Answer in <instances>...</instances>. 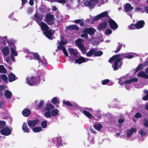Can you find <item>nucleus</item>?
I'll list each match as a JSON object with an SVG mask.
<instances>
[{"label":"nucleus","mask_w":148,"mask_h":148,"mask_svg":"<svg viewBox=\"0 0 148 148\" xmlns=\"http://www.w3.org/2000/svg\"><path fill=\"white\" fill-rule=\"evenodd\" d=\"M39 25L41 27V29L46 36L49 39H52V36L53 33L51 29L49 30L48 26L42 21L39 24Z\"/></svg>","instance_id":"nucleus-1"},{"label":"nucleus","mask_w":148,"mask_h":148,"mask_svg":"<svg viewBox=\"0 0 148 148\" xmlns=\"http://www.w3.org/2000/svg\"><path fill=\"white\" fill-rule=\"evenodd\" d=\"M40 76H38L36 77L32 76L30 77H27L26 82L27 84L31 86H33L39 84L40 82Z\"/></svg>","instance_id":"nucleus-2"},{"label":"nucleus","mask_w":148,"mask_h":148,"mask_svg":"<svg viewBox=\"0 0 148 148\" xmlns=\"http://www.w3.org/2000/svg\"><path fill=\"white\" fill-rule=\"evenodd\" d=\"M84 41V39L78 38L75 41V42L76 46L79 48L83 53H84L86 51V49L83 44V42Z\"/></svg>","instance_id":"nucleus-3"},{"label":"nucleus","mask_w":148,"mask_h":148,"mask_svg":"<svg viewBox=\"0 0 148 148\" xmlns=\"http://www.w3.org/2000/svg\"><path fill=\"white\" fill-rule=\"evenodd\" d=\"M54 18V16L53 15L48 13L46 16L45 21L48 25H52L55 23Z\"/></svg>","instance_id":"nucleus-4"},{"label":"nucleus","mask_w":148,"mask_h":148,"mask_svg":"<svg viewBox=\"0 0 148 148\" xmlns=\"http://www.w3.org/2000/svg\"><path fill=\"white\" fill-rule=\"evenodd\" d=\"M121 58H118L115 60L114 65L113 66H112L114 70H117L119 68H121V66L122 64L121 61Z\"/></svg>","instance_id":"nucleus-5"},{"label":"nucleus","mask_w":148,"mask_h":148,"mask_svg":"<svg viewBox=\"0 0 148 148\" xmlns=\"http://www.w3.org/2000/svg\"><path fill=\"white\" fill-rule=\"evenodd\" d=\"M96 32L95 29L90 27L89 28H85L82 31V33H87L90 36L93 35Z\"/></svg>","instance_id":"nucleus-6"},{"label":"nucleus","mask_w":148,"mask_h":148,"mask_svg":"<svg viewBox=\"0 0 148 148\" xmlns=\"http://www.w3.org/2000/svg\"><path fill=\"white\" fill-rule=\"evenodd\" d=\"M100 1H85L84 3V5L86 6H89L90 8H92L96 3L99 2Z\"/></svg>","instance_id":"nucleus-7"},{"label":"nucleus","mask_w":148,"mask_h":148,"mask_svg":"<svg viewBox=\"0 0 148 148\" xmlns=\"http://www.w3.org/2000/svg\"><path fill=\"white\" fill-rule=\"evenodd\" d=\"M2 135L7 136L10 135L11 132V130L8 127H6L2 128L0 131Z\"/></svg>","instance_id":"nucleus-8"},{"label":"nucleus","mask_w":148,"mask_h":148,"mask_svg":"<svg viewBox=\"0 0 148 148\" xmlns=\"http://www.w3.org/2000/svg\"><path fill=\"white\" fill-rule=\"evenodd\" d=\"M110 27L112 29H115L118 28V26L117 24L113 19H110L108 21Z\"/></svg>","instance_id":"nucleus-9"},{"label":"nucleus","mask_w":148,"mask_h":148,"mask_svg":"<svg viewBox=\"0 0 148 148\" xmlns=\"http://www.w3.org/2000/svg\"><path fill=\"white\" fill-rule=\"evenodd\" d=\"M62 102L66 106L71 107V109L73 110L76 109L77 108L78 106L77 104L75 105V106L73 105L69 101L64 100Z\"/></svg>","instance_id":"nucleus-10"},{"label":"nucleus","mask_w":148,"mask_h":148,"mask_svg":"<svg viewBox=\"0 0 148 148\" xmlns=\"http://www.w3.org/2000/svg\"><path fill=\"white\" fill-rule=\"evenodd\" d=\"M145 22L143 20L138 21L136 23V29H139L143 28L145 25Z\"/></svg>","instance_id":"nucleus-11"},{"label":"nucleus","mask_w":148,"mask_h":148,"mask_svg":"<svg viewBox=\"0 0 148 148\" xmlns=\"http://www.w3.org/2000/svg\"><path fill=\"white\" fill-rule=\"evenodd\" d=\"M39 122L38 119L33 120H29L27 122V124L29 127H34Z\"/></svg>","instance_id":"nucleus-12"},{"label":"nucleus","mask_w":148,"mask_h":148,"mask_svg":"<svg viewBox=\"0 0 148 148\" xmlns=\"http://www.w3.org/2000/svg\"><path fill=\"white\" fill-rule=\"evenodd\" d=\"M34 20L37 22L41 21L42 19V16L40 14L36 13L34 15Z\"/></svg>","instance_id":"nucleus-13"},{"label":"nucleus","mask_w":148,"mask_h":148,"mask_svg":"<svg viewBox=\"0 0 148 148\" xmlns=\"http://www.w3.org/2000/svg\"><path fill=\"white\" fill-rule=\"evenodd\" d=\"M127 137L129 138L132 135L133 133L136 132L137 131L136 128H132L130 129L127 130Z\"/></svg>","instance_id":"nucleus-14"},{"label":"nucleus","mask_w":148,"mask_h":148,"mask_svg":"<svg viewBox=\"0 0 148 148\" xmlns=\"http://www.w3.org/2000/svg\"><path fill=\"white\" fill-rule=\"evenodd\" d=\"M66 29L71 31L77 30H79V27L75 25H73L67 26Z\"/></svg>","instance_id":"nucleus-15"},{"label":"nucleus","mask_w":148,"mask_h":148,"mask_svg":"<svg viewBox=\"0 0 148 148\" xmlns=\"http://www.w3.org/2000/svg\"><path fill=\"white\" fill-rule=\"evenodd\" d=\"M85 62H86L85 58L82 56H80L79 58L75 60V63L79 64Z\"/></svg>","instance_id":"nucleus-16"},{"label":"nucleus","mask_w":148,"mask_h":148,"mask_svg":"<svg viewBox=\"0 0 148 148\" xmlns=\"http://www.w3.org/2000/svg\"><path fill=\"white\" fill-rule=\"evenodd\" d=\"M54 108L55 106L51 103H48L46 104L44 109L46 111H50L51 110L53 109Z\"/></svg>","instance_id":"nucleus-17"},{"label":"nucleus","mask_w":148,"mask_h":148,"mask_svg":"<svg viewBox=\"0 0 148 148\" xmlns=\"http://www.w3.org/2000/svg\"><path fill=\"white\" fill-rule=\"evenodd\" d=\"M138 76L140 77L148 79V74H146L144 71L139 72L138 73Z\"/></svg>","instance_id":"nucleus-18"},{"label":"nucleus","mask_w":148,"mask_h":148,"mask_svg":"<svg viewBox=\"0 0 148 148\" xmlns=\"http://www.w3.org/2000/svg\"><path fill=\"white\" fill-rule=\"evenodd\" d=\"M16 76L13 73H11L8 75V79L10 82H12L16 80Z\"/></svg>","instance_id":"nucleus-19"},{"label":"nucleus","mask_w":148,"mask_h":148,"mask_svg":"<svg viewBox=\"0 0 148 148\" xmlns=\"http://www.w3.org/2000/svg\"><path fill=\"white\" fill-rule=\"evenodd\" d=\"M122 56L120 54H116L111 57L109 60L108 62L111 63L114 61L115 60L118 58Z\"/></svg>","instance_id":"nucleus-20"},{"label":"nucleus","mask_w":148,"mask_h":148,"mask_svg":"<svg viewBox=\"0 0 148 148\" xmlns=\"http://www.w3.org/2000/svg\"><path fill=\"white\" fill-rule=\"evenodd\" d=\"M4 56H6L9 53V48L8 46L5 47L1 50Z\"/></svg>","instance_id":"nucleus-21"},{"label":"nucleus","mask_w":148,"mask_h":148,"mask_svg":"<svg viewBox=\"0 0 148 148\" xmlns=\"http://www.w3.org/2000/svg\"><path fill=\"white\" fill-rule=\"evenodd\" d=\"M31 113V111L28 109H24L22 112V114L25 117L28 116Z\"/></svg>","instance_id":"nucleus-22"},{"label":"nucleus","mask_w":148,"mask_h":148,"mask_svg":"<svg viewBox=\"0 0 148 148\" xmlns=\"http://www.w3.org/2000/svg\"><path fill=\"white\" fill-rule=\"evenodd\" d=\"M138 79L137 78H134L129 79H127L124 81L125 84H130L134 82H137Z\"/></svg>","instance_id":"nucleus-23"},{"label":"nucleus","mask_w":148,"mask_h":148,"mask_svg":"<svg viewBox=\"0 0 148 148\" xmlns=\"http://www.w3.org/2000/svg\"><path fill=\"white\" fill-rule=\"evenodd\" d=\"M124 9L126 12H130L133 9V8L130 4L127 3L124 7Z\"/></svg>","instance_id":"nucleus-24"},{"label":"nucleus","mask_w":148,"mask_h":148,"mask_svg":"<svg viewBox=\"0 0 148 148\" xmlns=\"http://www.w3.org/2000/svg\"><path fill=\"white\" fill-rule=\"evenodd\" d=\"M4 95L7 99H10L12 97V94L11 91L8 90H6L4 92Z\"/></svg>","instance_id":"nucleus-25"},{"label":"nucleus","mask_w":148,"mask_h":148,"mask_svg":"<svg viewBox=\"0 0 148 148\" xmlns=\"http://www.w3.org/2000/svg\"><path fill=\"white\" fill-rule=\"evenodd\" d=\"M22 129L23 131L26 133H28L30 132L29 129L28 127L27 123H24L22 126Z\"/></svg>","instance_id":"nucleus-26"},{"label":"nucleus","mask_w":148,"mask_h":148,"mask_svg":"<svg viewBox=\"0 0 148 148\" xmlns=\"http://www.w3.org/2000/svg\"><path fill=\"white\" fill-rule=\"evenodd\" d=\"M107 25V23L106 21H104L99 25L98 28L100 29H102L105 28Z\"/></svg>","instance_id":"nucleus-27"},{"label":"nucleus","mask_w":148,"mask_h":148,"mask_svg":"<svg viewBox=\"0 0 148 148\" xmlns=\"http://www.w3.org/2000/svg\"><path fill=\"white\" fill-rule=\"evenodd\" d=\"M82 112L88 118L91 119L93 117L90 113L86 110H83Z\"/></svg>","instance_id":"nucleus-28"},{"label":"nucleus","mask_w":148,"mask_h":148,"mask_svg":"<svg viewBox=\"0 0 148 148\" xmlns=\"http://www.w3.org/2000/svg\"><path fill=\"white\" fill-rule=\"evenodd\" d=\"M33 55L35 59L38 60L39 63H40V62L43 63V60H42L40 59V58L38 53H34Z\"/></svg>","instance_id":"nucleus-29"},{"label":"nucleus","mask_w":148,"mask_h":148,"mask_svg":"<svg viewBox=\"0 0 148 148\" xmlns=\"http://www.w3.org/2000/svg\"><path fill=\"white\" fill-rule=\"evenodd\" d=\"M95 49L93 48L91 49L89 51L86 53V55L88 57H91L93 55H94V52Z\"/></svg>","instance_id":"nucleus-30"},{"label":"nucleus","mask_w":148,"mask_h":148,"mask_svg":"<svg viewBox=\"0 0 148 148\" xmlns=\"http://www.w3.org/2000/svg\"><path fill=\"white\" fill-rule=\"evenodd\" d=\"M93 127L96 130L100 131L103 127L102 125L100 123L95 124L93 125Z\"/></svg>","instance_id":"nucleus-31"},{"label":"nucleus","mask_w":148,"mask_h":148,"mask_svg":"<svg viewBox=\"0 0 148 148\" xmlns=\"http://www.w3.org/2000/svg\"><path fill=\"white\" fill-rule=\"evenodd\" d=\"M58 110L57 109L52 110L51 111V116H54L58 114Z\"/></svg>","instance_id":"nucleus-32"},{"label":"nucleus","mask_w":148,"mask_h":148,"mask_svg":"<svg viewBox=\"0 0 148 148\" xmlns=\"http://www.w3.org/2000/svg\"><path fill=\"white\" fill-rule=\"evenodd\" d=\"M33 132L35 133H37L41 131L42 128L41 127H38L32 128Z\"/></svg>","instance_id":"nucleus-33"},{"label":"nucleus","mask_w":148,"mask_h":148,"mask_svg":"<svg viewBox=\"0 0 148 148\" xmlns=\"http://www.w3.org/2000/svg\"><path fill=\"white\" fill-rule=\"evenodd\" d=\"M103 54V52L101 51H94V56H100Z\"/></svg>","instance_id":"nucleus-34"},{"label":"nucleus","mask_w":148,"mask_h":148,"mask_svg":"<svg viewBox=\"0 0 148 148\" xmlns=\"http://www.w3.org/2000/svg\"><path fill=\"white\" fill-rule=\"evenodd\" d=\"M44 104V101L43 100H41L38 105L36 106V110H38L41 109L43 106Z\"/></svg>","instance_id":"nucleus-35"},{"label":"nucleus","mask_w":148,"mask_h":148,"mask_svg":"<svg viewBox=\"0 0 148 148\" xmlns=\"http://www.w3.org/2000/svg\"><path fill=\"white\" fill-rule=\"evenodd\" d=\"M5 87L3 85H0V97L3 95V91L5 90Z\"/></svg>","instance_id":"nucleus-36"},{"label":"nucleus","mask_w":148,"mask_h":148,"mask_svg":"<svg viewBox=\"0 0 148 148\" xmlns=\"http://www.w3.org/2000/svg\"><path fill=\"white\" fill-rule=\"evenodd\" d=\"M68 51L70 54H73L74 56H76L77 55V53L75 52L73 49L69 48L68 49Z\"/></svg>","instance_id":"nucleus-37"},{"label":"nucleus","mask_w":148,"mask_h":148,"mask_svg":"<svg viewBox=\"0 0 148 148\" xmlns=\"http://www.w3.org/2000/svg\"><path fill=\"white\" fill-rule=\"evenodd\" d=\"M10 49L11 51V55L14 56H17L18 53L14 48L11 47Z\"/></svg>","instance_id":"nucleus-38"},{"label":"nucleus","mask_w":148,"mask_h":148,"mask_svg":"<svg viewBox=\"0 0 148 148\" xmlns=\"http://www.w3.org/2000/svg\"><path fill=\"white\" fill-rule=\"evenodd\" d=\"M7 71L5 68L4 67L3 65H0V73H6Z\"/></svg>","instance_id":"nucleus-39"},{"label":"nucleus","mask_w":148,"mask_h":148,"mask_svg":"<svg viewBox=\"0 0 148 148\" xmlns=\"http://www.w3.org/2000/svg\"><path fill=\"white\" fill-rule=\"evenodd\" d=\"M108 13L106 11L101 13L99 15L101 18H102L103 17H107L108 16Z\"/></svg>","instance_id":"nucleus-40"},{"label":"nucleus","mask_w":148,"mask_h":148,"mask_svg":"<svg viewBox=\"0 0 148 148\" xmlns=\"http://www.w3.org/2000/svg\"><path fill=\"white\" fill-rule=\"evenodd\" d=\"M143 64H139V65L138 66L136 69L135 71V73H136L139 70L141 69H143Z\"/></svg>","instance_id":"nucleus-41"},{"label":"nucleus","mask_w":148,"mask_h":148,"mask_svg":"<svg viewBox=\"0 0 148 148\" xmlns=\"http://www.w3.org/2000/svg\"><path fill=\"white\" fill-rule=\"evenodd\" d=\"M41 125L43 128H45L47 126V121L46 120L42 122L41 123Z\"/></svg>","instance_id":"nucleus-42"},{"label":"nucleus","mask_w":148,"mask_h":148,"mask_svg":"<svg viewBox=\"0 0 148 148\" xmlns=\"http://www.w3.org/2000/svg\"><path fill=\"white\" fill-rule=\"evenodd\" d=\"M144 122L143 125L146 127L148 128V119L147 118H144L143 120Z\"/></svg>","instance_id":"nucleus-43"},{"label":"nucleus","mask_w":148,"mask_h":148,"mask_svg":"<svg viewBox=\"0 0 148 148\" xmlns=\"http://www.w3.org/2000/svg\"><path fill=\"white\" fill-rule=\"evenodd\" d=\"M1 78L4 82L6 83L8 82V78L6 75L5 74H2L1 75Z\"/></svg>","instance_id":"nucleus-44"},{"label":"nucleus","mask_w":148,"mask_h":148,"mask_svg":"<svg viewBox=\"0 0 148 148\" xmlns=\"http://www.w3.org/2000/svg\"><path fill=\"white\" fill-rule=\"evenodd\" d=\"M44 116L47 118L50 117L51 116V112L49 111H47L45 112L44 114Z\"/></svg>","instance_id":"nucleus-45"},{"label":"nucleus","mask_w":148,"mask_h":148,"mask_svg":"<svg viewBox=\"0 0 148 148\" xmlns=\"http://www.w3.org/2000/svg\"><path fill=\"white\" fill-rule=\"evenodd\" d=\"M139 132L141 136H145L147 133V132L144 131L142 129H140V130L139 131Z\"/></svg>","instance_id":"nucleus-46"},{"label":"nucleus","mask_w":148,"mask_h":148,"mask_svg":"<svg viewBox=\"0 0 148 148\" xmlns=\"http://www.w3.org/2000/svg\"><path fill=\"white\" fill-rule=\"evenodd\" d=\"M83 34L81 35V36L82 38H84L86 39H88V34L87 33H83Z\"/></svg>","instance_id":"nucleus-47"},{"label":"nucleus","mask_w":148,"mask_h":148,"mask_svg":"<svg viewBox=\"0 0 148 148\" xmlns=\"http://www.w3.org/2000/svg\"><path fill=\"white\" fill-rule=\"evenodd\" d=\"M101 18L99 14L96 16L94 18L92 19V21H95L99 20Z\"/></svg>","instance_id":"nucleus-48"},{"label":"nucleus","mask_w":148,"mask_h":148,"mask_svg":"<svg viewBox=\"0 0 148 148\" xmlns=\"http://www.w3.org/2000/svg\"><path fill=\"white\" fill-rule=\"evenodd\" d=\"M6 125L5 122L3 121H0V128L4 127Z\"/></svg>","instance_id":"nucleus-49"},{"label":"nucleus","mask_w":148,"mask_h":148,"mask_svg":"<svg viewBox=\"0 0 148 148\" xmlns=\"http://www.w3.org/2000/svg\"><path fill=\"white\" fill-rule=\"evenodd\" d=\"M110 80L108 79H105L102 81V84L103 85H105L108 84L110 82Z\"/></svg>","instance_id":"nucleus-50"},{"label":"nucleus","mask_w":148,"mask_h":148,"mask_svg":"<svg viewBox=\"0 0 148 148\" xmlns=\"http://www.w3.org/2000/svg\"><path fill=\"white\" fill-rule=\"evenodd\" d=\"M129 28L130 29H136V24H131L129 26Z\"/></svg>","instance_id":"nucleus-51"},{"label":"nucleus","mask_w":148,"mask_h":148,"mask_svg":"<svg viewBox=\"0 0 148 148\" xmlns=\"http://www.w3.org/2000/svg\"><path fill=\"white\" fill-rule=\"evenodd\" d=\"M122 47V45H119L117 47L116 49L114 51V52L116 53L118 52L121 49Z\"/></svg>","instance_id":"nucleus-52"},{"label":"nucleus","mask_w":148,"mask_h":148,"mask_svg":"<svg viewBox=\"0 0 148 148\" xmlns=\"http://www.w3.org/2000/svg\"><path fill=\"white\" fill-rule=\"evenodd\" d=\"M58 101L59 102V101L58 100L57 98L56 97H54L52 99L51 101V102L53 104H56Z\"/></svg>","instance_id":"nucleus-53"},{"label":"nucleus","mask_w":148,"mask_h":148,"mask_svg":"<svg viewBox=\"0 0 148 148\" xmlns=\"http://www.w3.org/2000/svg\"><path fill=\"white\" fill-rule=\"evenodd\" d=\"M67 43V42L66 40L65 41L61 40L59 43V44L60 45L63 46L65 45Z\"/></svg>","instance_id":"nucleus-54"},{"label":"nucleus","mask_w":148,"mask_h":148,"mask_svg":"<svg viewBox=\"0 0 148 148\" xmlns=\"http://www.w3.org/2000/svg\"><path fill=\"white\" fill-rule=\"evenodd\" d=\"M134 117L137 119L140 118L142 117V115L140 112H137L135 114Z\"/></svg>","instance_id":"nucleus-55"},{"label":"nucleus","mask_w":148,"mask_h":148,"mask_svg":"<svg viewBox=\"0 0 148 148\" xmlns=\"http://www.w3.org/2000/svg\"><path fill=\"white\" fill-rule=\"evenodd\" d=\"M57 48L58 49V50H62V51L66 49L64 47L60 45H59L58 46Z\"/></svg>","instance_id":"nucleus-56"},{"label":"nucleus","mask_w":148,"mask_h":148,"mask_svg":"<svg viewBox=\"0 0 148 148\" xmlns=\"http://www.w3.org/2000/svg\"><path fill=\"white\" fill-rule=\"evenodd\" d=\"M40 12H41L42 13H45L46 11L45 7H41L40 9Z\"/></svg>","instance_id":"nucleus-57"},{"label":"nucleus","mask_w":148,"mask_h":148,"mask_svg":"<svg viewBox=\"0 0 148 148\" xmlns=\"http://www.w3.org/2000/svg\"><path fill=\"white\" fill-rule=\"evenodd\" d=\"M106 32H105V33L106 34H109L112 33V30L110 29H106Z\"/></svg>","instance_id":"nucleus-58"},{"label":"nucleus","mask_w":148,"mask_h":148,"mask_svg":"<svg viewBox=\"0 0 148 148\" xmlns=\"http://www.w3.org/2000/svg\"><path fill=\"white\" fill-rule=\"evenodd\" d=\"M51 2H52L53 1L54 2H57L59 3H66V1H50Z\"/></svg>","instance_id":"nucleus-59"},{"label":"nucleus","mask_w":148,"mask_h":148,"mask_svg":"<svg viewBox=\"0 0 148 148\" xmlns=\"http://www.w3.org/2000/svg\"><path fill=\"white\" fill-rule=\"evenodd\" d=\"M135 10L136 11L138 12L139 10H140L143 13L145 12L144 10H143V9H141L140 8L136 7L135 8Z\"/></svg>","instance_id":"nucleus-60"},{"label":"nucleus","mask_w":148,"mask_h":148,"mask_svg":"<svg viewBox=\"0 0 148 148\" xmlns=\"http://www.w3.org/2000/svg\"><path fill=\"white\" fill-rule=\"evenodd\" d=\"M124 58H127L128 59H131L133 58V56L132 55H129L127 56L125 55H124Z\"/></svg>","instance_id":"nucleus-61"},{"label":"nucleus","mask_w":148,"mask_h":148,"mask_svg":"<svg viewBox=\"0 0 148 148\" xmlns=\"http://www.w3.org/2000/svg\"><path fill=\"white\" fill-rule=\"evenodd\" d=\"M33 11V10L32 8H30L27 9V12L28 13H31Z\"/></svg>","instance_id":"nucleus-62"},{"label":"nucleus","mask_w":148,"mask_h":148,"mask_svg":"<svg viewBox=\"0 0 148 148\" xmlns=\"http://www.w3.org/2000/svg\"><path fill=\"white\" fill-rule=\"evenodd\" d=\"M125 121V119H120L118 120V123L120 124H121L123 123Z\"/></svg>","instance_id":"nucleus-63"},{"label":"nucleus","mask_w":148,"mask_h":148,"mask_svg":"<svg viewBox=\"0 0 148 148\" xmlns=\"http://www.w3.org/2000/svg\"><path fill=\"white\" fill-rule=\"evenodd\" d=\"M142 99L144 101H147L148 100V96L146 94V95L144 96L142 98Z\"/></svg>","instance_id":"nucleus-64"}]
</instances>
